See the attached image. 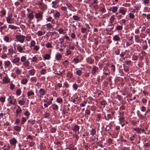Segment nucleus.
Listing matches in <instances>:
<instances>
[{
	"label": "nucleus",
	"mask_w": 150,
	"mask_h": 150,
	"mask_svg": "<svg viewBox=\"0 0 150 150\" xmlns=\"http://www.w3.org/2000/svg\"><path fill=\"white\" fill-rule=\"evenodd\" d=\"M33 95H34V93L32 91H29L27 93V96L28 97Z\"/></svg>",
	"instance_id": "39"
},
{
	"label": "nucleus",
	"mask_w": 150,
	"mask_h": 150,
	"mask_svg": "<svg viewBox=\"0 0 150 150\" xmlns=\"http://www.w3.org/2000/svg\"><path fill=\"white\" fill-rule=\"evenodd\" d=\"M107 102L105 100H103L100 102V104L101 105H104L103 108H104L105 105L107 104Z\"/></svg>",
	"instance_id": "36"
},
{
	"label": "nucleus",
	"mask_w": 150,
	"mask_h": 150,
	"mask_svg": "<svg viewBox=\"0 0 150 150\" xmlns=\"http://www.w3.org/2000/svg\"><path fill=\"white\" fill-rule=\"evenodd\" d=\"M37 34L38 36H40L43 35V33L42 31H39L37 33Z\"/></svg>",
	"instance_id": "58"
},
{
	"label": "nucleus",
	"mask_w": 150,
	"mask_h": 150,
	"mask_svg": "<svg viewBox=\"0 0 150 150\" xmlns=\"http://www.w3.org/2000/svg\"><path fill=\"white\" fill-rule=\"evenodd\" d=\"M86 28H82L81 29V32L83 33H86Z\"/></svg>",
	"instance_id": "47"
},
{
	"label": "nucleus",
	"mask_w": 150,
	"mask_h": 150,
	"mask_svg": "<svg viewBox=\"0 0 150 150\" xmlns=\"http://www.w3.org/2000/svg\"><path fill=\"white\" fill-rule=\"evenodd\" d=\"M35 17L37 19H40V20H42V15L40 13H36Z\"/></svg>",
	"instance_id": "3"
},
{
	"label": "nucleus",
	"mask_w": 150,
	"mask_h": 150,
	"mask_svg": "<svg viewBox=\"0 0 150 150\" xmlns=\"http://www.w3.org/2000/svg\"><path fill=\"white\" fill-rule=\"evenodd\" d=\"M85 114L84 116H86V115H89L90 114V110H89L86 109L85 110Z\"/></svg>",
	"instance_id": "45"
},
{
	"label": "nucleus",
	"mask_w": 150,
	"mask_h": 150,
	"mask_svg": "<svg viewBox=\"0 0 150 150\" xmlns=\"http://www.w3.org/2000/svg\"><path fill=\"white\" fill-rule=\"evenodd\" d=\"M5 66L6 67H8L9 66L11 63L9 61H5L4 62Z\"/></svg>",
	"instance_id": "30"
},
{
	"label": "nucleus",
	"mask_w": 150,
	"mask_h": 150,
	"mask_svg": "<svg viewBox=\"0 0 150 150\" xmlns=\"http://www.w3.org/2000/svg\"><path fill=\"white\" fill-rule=\"evenodd\" d=\"M39 8L42 10H46L47 9V6L46 5L43 4L40 5Z\"/></svg>",
	"instance_id": "13"
},
{
	"label": "nucleus",
	"mask_w": 150,
	"mask_h": 150,
	"mask_svg": "<svg viewBox=\"0 0 150 150\" xmlns=\"http://www.w3.org/2000/svg\"><path fill=\"white\" fill-rule=\"evenodd\" d=\"M72 18L73 20L76 21H79L80 18L77 16L76 15L73 16Z\"/></svg>",
	"instance_id": "16"
},
{
	"label": "nucleus",
	"mask_w": 150,
	"mask_h": 150,
	"mask_svg": "<svg viewBox=\"0 0 150 150\" xmlns=\"http://www.w3.org/2000/svg\"><path fill=\"white\" fill-rule=\"evenodd\" d=\"M17 142V141L15 138H13L10 141V143L11 145H15Z\"/></svg>",
	"instance_id": "6"
},
{
	"label": "nucleus",
	"mask_w": 150,
	"mask_h": 150,
	"mask_svg": "<svg viewBox=\"0 0 150 150\" xmlns=\"http://www.w3.org/2000/svg\"><path fill=\"white\" fill-rule=\"evenodd\" d=\"M129 17L131 19H133L134 18L135 16L134 14L131 13H130L129 14Z\"/></svg>",
	"instance_id": "52"
},
{
	"label": "nucleus",
	"mask_w": 150,
	"mask_h": 150,
	"mask_svg": "<svg viewBox=\"0 0 150 150\" xmlns=\"http://www.w3.org/2000/svg\"><path fill=\"white\" fill-rule=\"evenodd\" d=\"M13 129L16 131L20 132L21 130V127L18 126H16L14 127Z\"/></svg>",
	"instance_id": "21"
},
{
	"label": "nucleus",
	"mask_w": 150,
	"mask_h": 150,
	"mask_svg": "<svg viewBox=\"0 0 150 150\" xmlns=\"http://www.w3.org/2000/svg\"><path fill=\"white\" fill-rule=\"evenodd\" d=\"M123 27L122 26L117 25L115 29L116 30H122Z\"/></svg>",
	"instance_id": "24"
},
{
	"label": "nucleus",
	"mask_w": 150,
	"mask_h": 150,
	"mask_svg": "<svg viewBox=\"0 0 150 150\" xmlns=\"http://www.w3.org/2000/svg\"><path fill=\"white\" fill-rule=\"evenodd\" d=\"M52 7L53 8H55L56 7L57 3L54 1H53L52 2Z\"/></svg>",
	"instance_id": "59"
},
{
	"label": "nucleus",
	"mask_w": 150,
	"mask_h": 150,
	"mask_svg": "<svg viewBox=\"0 0 150 150\" xmlns=\"http://www.w3.org/2000/svg\"><path fill=\"white\" fill-rule=\"evenodd\" d=\"M113 115L110 114L108 113L107 114V120H112L113 118Z\"/></svg>",
	"instance_id": "14"
},
{
	"label": "nucleus",
	"mask_w": 150,
	"mask_h": 150,
	"mask_svg": "<svg viewBox=\"0 0 150 150\" xmlns=\"http://www.w3.org/2000/svg\"><path fill=\"white\" fill-rule=\"evenodd\" d=\"M8 28L11 29L16 30L18 28L17 26H15L13 25H8Z\"/></svg>",
	"instance_id": "23"
},
{
	"label": "nucleus",
	"mask_w": 150,
	"mask_h": 150,
	"mask_svg": "<svg viewBox=\"0 0 150 150\" xmlns=\"http://www.w3.org/2000/svg\"><path fill=\"white\" fill-rule=\"evenodd\" d=\"M1 13L2 14L0 16L1 17H2L4 16V15H5L6 13V11H1Z\"/></svg>",
	"instance_id": "53"
},
{
	"label": "nucleus",
	"mask_w": 150,
	"mask_h": 150,
	"mask_svg": "<svg viewBox=\"0 0 150 150\" xmlns=\"http://www.w3.org/2000/svg\"><path fill=\"white\" fill-rule=\"evenodd\" d=\"M46 46L47 48L52 47V46L51 44L49 42H48L46 44Z\"/></svg>",
	"instance_id": "37"
},
{
	"label": "nucleus",
	"mask_w": 150,
	"mask_h": 150,
	"mask_svg": "<svg viewBox=\"0 0 150 150\" xmlns=\"http://www.w3.org/2000/svg\"><path fill=\"white\" fill-rule=\"evenodd\" d=\"M10 81V79L7 76H5L3 78V83H8Z\"/></svg>",
	"instance_id": "2"
},
{
	"label": "nucleus",
	"mask_w": 150,
	"mask_h": 150,
	"mask_svg": "<svg viewBox=\"0 0 150 150\" xmlns=\"http://www.w3.org/2000/svg\"><path fill=\"white\" fill-rule=\"evenodd\" d=\"M147 100L145 98H143L142 99V102L144 103V104H145V103H146Z\"/></svg>",
	"instance_id": "62"
},
{
	"label": "nucleus",
	"mask_w": 150,
	"mask_h": 150,
	"mask_svg": "<svg viewBox=\"0 0 150 150\" xmlns=\"http://www.w3.org/2000/svg\"><path fill=\"white\" fill-rule=\"evenodd\" d=\"M73 61H74L75 64H77L80 62L79 59L77 57L74 58Z\"/></svg>",
	"instance_id": "29"
},
{
	"label": "nucleus",
	"mask_w": 150,
	"mask_h": 150,
	"mask_svg": "<svg viewBox=\"0 0 150 150\" xmlns=\"http://www.w3.org/2000/svg\"><path fill=\"white\" fill-rule=\"evenodd\" d=\"M35 41L33 40H32L30 42V45L32 47L34 46L35 44Z\"/></svg>",
	"instance_id": "60"
},
{
	"label": "nucleus",
	"mask_w": 150,
	"mask_h": 150,
	"mask_svg": "<svg viewBox=\"0 0 150 150\" xmlns=\"http://www.w3.org/2000/svg\"><path fill=\"white\" fill-rule=\"evenodd\" d=\"M46 20L47 22H50L52 20V22L54 20L53 19H52V17L51 16H50L48 18H47L46 19Z\"/></svg>",
	"instance_id": "48"
},
{
	"label": "nucleus",
	"mask_w": 150,
	"mask_h": 150,
	"mask_svg": "<svg viewBox=\"0 0 150 150\" xmlns=\"http://www.w3.org/2000/svg\"><path fill=\"white\" fill-rule=\"evenodd\" d=\"M4 40L6 42H9V38L7 35H6L4 38Z\"/></svg>",
	"instance_id": "28"
},
{
	"label": "nucleus",
	"mask_w": 150,
	"mask_h": 150,
	"mask_svg": "<svg viewBox=\"0 0 150 150\" xmlns=\"http://www.w3.org/2000/svg\"><path fill=\"white\" fill-rule=\"evenodd\" d=\"M69 49L71 50H73L74 49L75 47L74 45H71V44H69Z\"/></svg>",
	"instance_id": "56"
},
{
	"label": "nucleus",
	"mask_w": 150,
	"mask_h": 150,
	"mask_svg": "<svg viewBox=\"0 0 150 150\" xmlns=\"http://www.w3.org/2000/svg\"><path fill=\"white\" fill-rule=\"evenodd\" d=\"M101 6L99 8L100 11L103 13L105 12L106 10L105 8V6L104 4H101Z\"/></svg>",
	"instance_id": "5"
},
{
	"label": "nucleus",
	"mask_w": 150,
	"mask_h": 150,
	"mask_svg": "<svg viewBox=\"0 0 150 150\" xmlns=\"http://www.w3.org/2000/svg\"><path fill=\"white\" fill-rule=\"evenodd\" d=\"M42 1L43 0H40V1L38 2L37 4L40 6V5H42L43 4H44L42 2Z\"/></svg>",
	"instance_id": "63"
},
{
	"label": "nucleus",
	"mask_w": 150,
	"mask_h": 150,
	"mask_svg": "<svg viewBox=\"0 0 150 150\" xmlns=\"http://www.w3.org/2000/svg\"><path fill=\"white\" fill-rule=\"evenodd\" d=\"M79 126L78 125H75L74 126V127L72 128V130L75 132L78 131L79 129Z\"/></svg>",
	"instance_id": "10"
},
{
	"label": "nucleus",
	"mask_w": 150,
	"mask_h": 150,
	"mask_svg": "<svg viewBox=\"0 0 150 150\" xmlns=\"http://www.w3.org/2000/svg\"><path fill=\"white\" fill-rule=\"evenodd\" d=\"M25 101L23 100H20L18 101V104L21 105H23L25 103Z\"/></svg>",
	"instance_id": "42"
},
{
	"label": "nucleus",
	"mask_w": 150,
	"mask_h": 150,
	"mask_svg": "<svg viewBox=\"0 0 150 150\" xmlns=\"http://www.w3.org/2000/svg\"><path fill=\"white\" fill-rule=\"evenodd\" d=\"M54 16L55 18H59L60 16V13L58 11H57L54 14Z\"/></svg>",
	"instance_id": "34"
},
{
	"label": "nucleus",
	"mask_w": 150,
	"mask_h": 150,
	"mask_svg": "<svg viewBox=\"0 0 150 150\" xmlns=\"http://www.w3.org/2000/svg\"><path fill=\"white\" fill-rule=\"evenodd\" d=\"M144 42L146 43V45H144L143 46V49L144 50H146L147 48L148 47L147 46V42L146 40H145Z\"/></svg>",
	"instance_id": "43"
},
{
	"label": "nucleus",
	"mask_w": 150,
	"mask_h": 150,
	"mask_svg": "<svg viewBox=\"0 0 150 150\" xmlns=\"http://www.w3.org/2000/svg\"><path fill=\"white\" fill-rule=\"evenodd\" d=\"M56 101L58 103H61L62 102V98L58 97L57 98Z\"/></svg>",
	"instance_id": "33"
},
{
	"label": "nucleus",
	"mask_w": 150,
	"mask_h": 150,
	"mask_svg": "<svg viewBox=\"0 0 150 150\" xmlns=\"http://www.w3.org/2000/svg\"><path fill=\"white\" fill-rule=\"evenodd\" d=\"M26 121V119L25 117H22V120L21 121V124H23Z\"/></svg>",
	"instance_id": "35"
},
{
	"label": "nucleus",
	"mask_w": 150,
	"mask_h": 150,
	"mask_svg": "<svg viewBox=\"0 0 150 150\" xmlns=\"http://www.w3.org/2000/svg\"><path fill=\"white\" fill-rule=\"evenodd\" d=\"M107 112H108L110 113V114L113 115H114L115 113V110L112 108H109V109L107 110Z\"/></svg>",
	"instance_id": "9"
},
{
	"label": "nucleus",
	"mask_w": 150,
	"mask_h": 150,
	"mask_svg": "<svg viewBox=\"0 0 150 150\" xmlns=\"http://www.w3.org/2000/svg\"><path fill=\"white\" fill-rule=\"evenodd\" d=\"M56 129L54 127H52L50 129V132L52 133H54L56 132Z\"/></svg>",
	"instance_id": "38"
},
{
	"label": "nucleus",
	"mask_w": 150,
	"mask_h": 150,
	"mask_svg": "<svg viewBox=\"0 0 150 150\" xmlns=\"http://www.w3.org/2000/svg\"><path fill=\"white\" fill-rule=\"evenodd\" d=\"M67 76L69 78H71L72 77V75L70 72H69L67 74Z\"/></svg>",
	"instance_id": "61"
},
{
	"label": "nucleus",
	"mask_w": 150,
	"mask_h": 150,
	"mask_svg": "<svg viewBox=\"0 0 150 150\" xmlns=\"http://www.w3.org/2000/svg\"><path fill=\"white\" fill-rule=\"evenodd\" d=\"M11 18L8 17H7L6 18L7 22L8 23L11 24L12 23L11 21Z\"/></svg>",
	"instance_id": "46"
},
{
	"label": "nucleus",
	"mask_w": 150,
	"mask_h": 150,
	"mask_svg": "<svg viewBox=\"0 0 150 150\" xmlns=\"http://www.w3.org/2000/svg\"><path fill=\"white\" fill-rule=\"evenodd\" d=\"M21 112L22 110L21 109V108L19 106H18V108L17 109L16 112V115H17L19 113H21Z\"/></svg>",
	"instance_id": "19"
},
{
	"label": "nucleus",
	"mask_w": 150,
	"mask_h": 150,
	"mask_svg": "<svg viewBox=\"0 0 150 150\" xmlns=\"http://www.w3.org/2000/svg\"><path fill=\"white\" fill-rule=\"evenodd\" d=\"M76 74L79 76H80L82 73V71L80 70H78L76 71Z\"/></svg>",
	"instance_id": "40"
},
{
	"label": "nucleus",
	"mask_w": 150,
	"mask_h": 150,
	"mask_svg": "<svg viewBox=\"0 0 150 150\" xmlns=\"http://www.w3.org/2000/svg\"><path fill=\"white\" fill-rule=\"evenodd\" d=\"M50 58V55L49 54H46L44 57V59L49 60Z\"/></svg>",
	"instance_id": "18"
},
{
	"label": "nucleus",
	"mask_w": 150,
	"mask_h": 150,
	"mask_svg": "<svg viewBox=\"0 0 150 150\" xmlns=\"http://www.w3.org/2000/svg\"><path fill=\"white\" fill-rule=\"evenodd\" d=\"M35 70L34 69H32L29 71V74L32 76L35 73Z\"/></svg>",
	"instance_id": "25"
},
{
	"label": "nucleus",
	"mask_w": 150,
	"mask_h": 150,
	"mask_svg": "<svg viewBox=\"0 0 150 150\" xmlns=\"http://www.w3.org/2000/svg\"><path fill=\"white\" fill-rule=\"evenodd\" d=\"M24 115L25 116H27V119H28L30 116V113L28 112V110H27L24 112Z\"/></svg>",
	"instance_id": "20"
},
{
	"label": "nucleus",
	"mask_w": 150,
	"mask_h": 150,
	"mask_svg": "<svg viewBox=\"0 0 150 150\" xmlns=\"http://www.w3.org/2000/svg\"><path fill=\"white\" fill-rule=\"evenodd\" d=\"M112 40L115 41L120 40V38L118 36V35H115L113 37Z\"/></svg>",
	"instance_id": "7"
},
{
	"label": "nucleus",
	"mask_w": 150,
	"mask_h": 150,
	"mask_svg": "<svg viewBox=\"0 0 150 150\" xmlns=\"http://www.w3.org/2000/svg\"><path fill=\"white\" fill-rule=\"evenodd\" d=\"M47 28H52V25L50 23H48L46 25Z\"/></svg>",
	"instance_id": "49"
},
{
	"label": "nucleus",
	"mask_w": 150,
	"mask_h": 150,
	"mask_svg": "<svg viewBox=\"0 0 150 150\" xmlns=\"http://www.w3.org/2000/svg\"><path fill=\"white\" fill-rule=\"evenodd\" d=\"M72 87L75 90H76L78 88L77 85L76 83H74L72 85Z\"/></svg>",
	"instance_id": "44"
},
{
	"label": "nucleus",
	"mask_w": 150,
	"mask_h": 150,
	"mask_svg": "<svg viewBox=\"0 0 150 150\" xmlns=\"http://www.w3.org/2000/svg\"><path fill=\"white\" fill-rule=\"evenodd\" d=\"M117 11V8L116 6H113L112 9V11L113 13H115Z\"/></svg>",
	"instance_id": "41"
},
{
	"label": "nucleus",
	"mask_w": 150,
	"mask_h": 150,
	"mask_svg": "<svg viewBox=\"0 0 150 150\" xmlns=\"http://www.w3.org/2000/svg\"><path fill=\"white\" fill-rule=\"evenodd\" d=\"M119 12L124 15H125V11L124 10L122 9H120Z\"/></svg>",
	"instance_id": "54"
},
{
	"label": "nucleus",
	"mask_w": 150,
	"mask_h": 150,
	"mask_svg": "<svg viewBox=\"0 0 150 150\" xmlns=\"http://www.w3.org/2000/svg\"><path fill=\"white\" fill-rule=\"evenodd\" d=\"M98 69V68L96 66H94L92 68V74L93 75L95 74L96 72H97Z\"/></svg>",
	"instance_id": "4"
},
{
	"label": "nucleus",
	"mask_w": 150,
	"mask_h": 150,
	"mask_svg": "<svg viewBox=\"0 0 150 150\" xmlns=\"http://www.w3.org/2000/svg\"><path fill=\"white\" fill-rule=\"evenodd\" d=\"M142 16H144V18H146L148 19H150V13L146 14V13H143L142 14Z\"/></svg>",
	"instance_id": "17"
},
{
	"label": "nucleus",
	"mask_w": 150,
	"mask_h": 150,
	"mask_svg": "<svg viewBox=\"0 0 150 150\" xmlns=\"http://www.w3.org/2000/svg\"><path fill=\"white\" fill-rule=\"evenodd\" d=\"M45 91L44 89L43 88H40L39 91V93L40 95H43L45 93Z\"/></svg>",
	"instance_id": "15"
},
{
	"label": "nucleus",
	"mask_w": 150,
	"mask_h": 150,
	"mask_svg": "<svg viewBox=\"0 0 150 150\" xmlns=\"http://www.w3.org/2000/svg\"><path fill=\"white\" fill-rule=\"evenodd\" d=\"M20 60V58L19 57H16L13 60L12 62L13 63H16L19 62Z\"/></svg>",
	"instance_id": "26"
},
{
	"label": "nucleus",
	"mask_w": 150,
	"mask_h": 150,
	"mask_svg": "<svg viewBox=\"0 0 150 150\" xmlns=\"http://www.w3.org/2000/svg\"><path fill=\"white\" fill-rule=\"evenodd\" d=\"M115 19V18L113 16H111L110 18V21L111 23H112Z\"/></svg>",
	"instance_id": "55"
},
{
	"label": "nucleus",
	"mask_w": 150,
	"mask_h": 150,
	"mask_svg": "<svg viewBox=\"0 0 150 150\" xmlns=\"http://www.w3.org/2000/svg\"><path fill=\"white\" fill-rule=\"evenodd\" d=\"M51 107L53 110H57L59 108L58 106L55 104H52L51 105Z\"/></svg>",
	"instance_id": "12"
},
{
	"label": "nucleus",
	"mask_w": 150,
	"mask_h": 150,
	"mask_svg": "<svg viewBox=\"0 0 150 150\" xmlns=\"http://www.w3.org/2000/svg\"><path fill=\"white\" fill-rule=\"evenodd\" d=\"M33 12L32 11L31 12L28 14V17L30 20L33 19L34 18V16L33 15Z\"/></svg>",
	"instance_id": "8"
},
{
	"label": "nucleus",
	"mask_w": 150,
	"mask_h": 150,
	"mask_svg": "<svg viewBox=\"0 0 150 150\" xmlns=\"http://www.w3.org/2000/svg\"><path fill=\"white\" fill-rule=\"evenodd\" d=\"M26 59V58L24 56H22L21 58V61L22 62H24Z\"/></svg>",
	"instance_id": "57"
},
{
	"label": "nucleus",
	"mask_w": 150,
	"mask_h": 150,
	"mask_svg": "<svg viewBox=\"0 0 150 150\" xmlns=\"http://www.w3.org/2000/svg\"><path fill=\"white\" fill-rule=\"evenodd\" d=\"M21 92V89H18L16 90V95L17 96H19L20 95Z\"/></svg>",
	"instance_id": "31"
},
{
	"label": "nucleus",
	"mask_w": 150,
	"mask_h": 150,
	"mask_svg": "<svg viewBox=\"0 0 150 150\" xmlns=\"http://www.w3.org/2000/svg\"><path fill=\"white\" fill-rule=\"evenodd\" d=\"M62 57V54L60 53H59L56 54L55 59L58 61H59L61 59Z\"/></svg>",
	"instance_id": "11"
},
{
	"label": "nucleus",
	"mask_w": 150,
	"mask_h": 150,
	"mask_svg": "<svg viewBox=\"0 0 150 150\" xmlns=\"http://www.w3.org/2000/svg\"><path fill=\"white\" fill-rule=\"evenodd\" d=\"M96 132L95 129H92L91 131L90 132L92 136H93L94 135L96 134Z\"/></svg>",
	"instance_id": "27"
},
{
	"label": "nucleus",
	"mask_w": 150,
	"mask_h": 150,
	"mask_svg": "<svg viewBox=\"0 0 150 150\" xmlns=\"http://www.w3.org/2000/svg\"><path fill=\"white\" fill-rule=\"evenodd\" d=\"M62 64L64 65H67L69 64V62L67 60H66L62 62Z\"/></svg>",
	"instance_id": "50"
},
{
	"label": "nucleus",
	"mask_w": 150,
	"mask_h": 150,
	"mask_svg": "<svg viewBox=\"0 0 150 150\" xmlns=\"http://www.w3.org/2000/svg\"><path fill=\"white\" fill-rule=\"evenodd\" d=\"M28 81V80L27 79H23L21 83L23 84H25Z\"/></svg>",
	"instance_id": "32"
},
{
	"label": "nucleus",
	"mask_w": 150,
	"mask_h": 150,
	"mask_svg": "<svg viewBox=\"0 0 150 150\" xmlns=\"http://www.w3.org/2000/svg\"><path fill=\"white\" fill-rule=\"evenodd\" d=\"M46 73V71L45 69H43L40 71V73L41 74H45Z\"/></svg>",
	"instance_id": "51"
},
{
	"label": "nucleus",
	"mask_w": 150,
	"mask_h": 150,
	"mask_svg": "<svg viewBox=\"0 0 150 150\" xmlns=\"http://www.w3.org/2000/svg\"><path fill=\"white\" fill-rule=\"evenodd\" d=\"M146 33L149 35H150V28H149L146 29Z\"/></svg>",
	"instance_id": "64"
},
{
	"label": "nucleus",
	"mask_w": 150,
	"mask_h": 150,
	"mask_svg": "<svg viewBox=\"0 0 150 150\" xmlns=\"http://www.w3.org/2000/svg\"><path fill=\"white\" fill-rule=\"evenodd\" d=\"M17 50L20 53H22L23 52H24L23 51V48L20 45L18 46L17 47Z\"/></svg>",
	"instance_id": "22"
},
{
	"label": "nucleus",
	"mask_w": 150,
	"mask_h": 150,
	"mask_svg": "<svg viewBox=\"0 0 150 150\" xmlns=\"http://www.w3.org/2000/svg\"><path fill=\"white\" fill-rule=\"evenodd\" d=\"M25 36L22 35H17L16 38L17 40L21 43H23L24 41Z\"/></svg>",
	"instance_id": "1"
}]
</instances>
